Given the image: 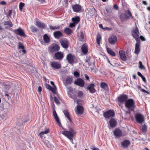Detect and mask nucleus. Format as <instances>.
Returning a JSON list of instances; mask_svg holds the SVG:
<instances>
[{
	"instance_id": "obj_1",
	"label": "nucleus",
	"mask_w": 150,
	"mask_h": 150,
	"mask_svg": "<svg viewBox=\"0 0 150 150\" xmlns=\"http://www.w3.org/2000/svg\"><path fill=\"white\" fill-rule=\"evenodd\" d=\"M76 133L75 131L71 128H70L69 131H65L62 132V133L69 139L73 144L74 143L73 142V139Z\"/></svg>"
},
{
	"instance_id": "obj_2",
	"label": "nucleus",
	"mask_w": 150,
	"mask_h": 150,
	"mask_svg": "<svg viewBox=\"0 0 150 150\" xmlns=\"http://www.w3.org/2000/svg\"><path fill=\"white\" fill-rule=\"evenodd\" d=\"M125 106L129 111H133L135 107V103L132 99L127 100L125 102Z\"/></svg>"
},
{
	"instance_id": "obj_3",
	"label": "nucleus",
	"mask_w": 150,
	"mask_h": 150,
	"mask_svg": "<svg viewBox=\"0 0 150 150\" xmlns=\"http://www.w3.org/2000/svg\"><path fill=\"white\" fill-rule=\"evenodd\" d=\"M132 34L136 41H140L139 39L140 33L139 30L137 26L135 28H133L132 31Z\"/></svg>"
},
{
	"instance_id": "obj_4",
	"label": "nucleus",
	"mask_w": 150,
	"mask_h": 150,
	"mask_svg": "<svg viewBox=\"0 0 150 150\" xmlns=\"http://www.w3.org/2000/svg\"><path fill=\"white\" fill-rule=\"evenodd\" d=\"M69 89V91L68 92V96L74 100V102H76V103L79 104L78 102H79V100H76L77 96L75 95L74 94V91L72 88L71 87H69L68 88Z\"/></svg>"
},
{
	"instance_id": "obj_5",
	"label": "nucleus",
	"mask_w": 150,
	"mask_h": 150,
	"mask_svg": "<svg viewBox=\"0 0 150 150\" xmlns=\"http://www.w3.org/2000/svg\"><path fill=\"white\" fill-rule=\"evenodd\" d=\"M59 46L56 44H54L48 48V52L50 53H52L59 50Z\"/></svg>"
},
{
	"instance_id": "obj_6",
	"label": "nucleus",
	"mask_w": 150,
	"mask_h": 150,
	"mask_svg": "<svg viewBox=\"0 0 150 150\" xmlns=\"http://www.w3.org/2000/svg\"><path fill=\"white\" fill-rule=\"evenodd\" d=\"M13 31L15 34L18 35L20 36L24 37H25L26 36L24 30L21 27L19 28H18L17 29L14 30Z\"/></svg>"
},
{
	"instance_id": "obj_7",
	"label": "nucleus",
	"mask_w": 150,
	"mask_h": 150,
	"mask_svg": "<svg viewBox=\"0 0 150 150\" xmlns=\"http://www.w3.org/2000/svg\"><path fill=\"white\" fill-rule=\"evenodd\" d=\"M62 47L65 48H67L69 46V42L68 40L66 38H63L59 40Z\"/></svg>"
},
{
	"instance_id": "obj_8",
	"label": "nucleus",
	"mask_w": 150,
	"mask_h": 150,
	"mask_svg": "<svg viewBox=\"0 0 150 150\" xmlns=\"http://www.w3.org/2000/svg\"><path fill=\"white\" fill-rule=\"evenodd\" d=\"M114 115V111L112 110H108L103 113L104 117L106 119H109L110 117H112Z\"/></svg>"
},
{
	"instance_id": "obj_9",
	"label": "nucleus",
	"mask_w": 150,
	"mask_h": 150,
	"mask_svg": "<svg viewBox=\"0 0 150 150\" xmlns=\"http://www.w3.org/2000/svg\"><path fill=\"white\" fill-rule=\"evenodd\" d=\"M137 122L140 124L142 123L144 120V118L143 115L140 114H137L135 116Z\"/></svg>"
},
{
	"instance_id": "obj_10",
	"label": "nucleus",
	"mask_w": 150,
	"mask_h": 150,
	"mask_svg": "<svg viewBox=\"0 0 150 150\" xmlns=\"http://www.w3.org/2000/svg\"><path fill=\"white\" fill-rule=\"evenodd\" d=\"M73 78L70 76H67L65 79L64 81V84L65 86H67L68 85L70 84L73 81Z\"/></svg>"
},
{
	"instance_id": "obj_11",
	"label": "nucleus",
	"mask_w": 150,
	"mask_h": 150,
	"mask_svg": "<svg viewBox=\"0 0 150 150\" xmlns=\"http://www.w3.org/2000/svg\"><path fill=\"white\" fill-rule=\"evenodd\" d=\"M128 98L127 95L121 94L117 98L118 101L120 103L125 102Z\"/></svg>"
},
{
	"instance_id": "obj_12",
	"label": "nucleus",
	"mask_w": 150,
	"mask_h": 150,
	"mask_svg": "<svg viewBox=\"0 0 150 150\" xmlns=\"http://www.w3.org/2000/svg\"><path fill=\"white\" fill-rule=\"evenodd\" d=\"M74 84L81 87H82L84 86V82L83 80L80 78H77L75 80Z\"/></svg>"
},
{
	"instance_id": "obj_13",
	"label": "nucleus",
	"mask_w": 150,
	"mask_h": 150,
	"mask_svg": "<svg viewBox=\"0 0 150 150\" xmlns=\"http://www.w3.org/2000/svg\"><path fill=\"white\" fill-rule=\"evenodd\" d=\"M64 55L61 52H57L54 54L55 59L59 60H61L63 58Z\"/></svg>"
},
{
	"instance_id": "obj_14",
	"label": "nucleus",
	"mask_w": 150,
	"mask_h": 150,
	"mask_svg": "<svg viewBox=\"0 0 150 150\" xmlns=\"http://www.w3.org/2000/svg\"><path fill=\"white\" fill-rule=\"evenodd\" d=\"M108 41L111 44L114 45L115 44L117 41V38L115 35L111 36L108 39Z\"/></svg>"
},
{
	"instance_id": "obj_15",
	"label": "nucleus",
	"mask_w": 150,
	"mask_h": 150,
	"mask_svg": "<svg viewBox=\"0 0 150 150\" xmlns=\"http://www.w3.org/2000/svg\"><path fill=\"white\" fill-rule=\"evenodd\" d=\"M85 61L86 63H87L88 66L89 67L91 66V64L94 62V59L91 58L90 56H87Z\"/></svg>"
},
{
	"instance_id": "obj_16",
	"label": "nucleus",
	"mask_w": 150,
	"mask_h": 150,
	"mask_svg": "<svg viewBox=\"0 0 150 150\" xmlns=\"http://www.w3.org/2000/svg\"><path fill=\"white\" fill-rule=\"evenodd\" d=\"M51 66L52 68L55 69H59L61 67V65L58 62H54L51 63Z\"/></svg>"
},
{
	"instance_id": "obj_17",
	"label": "nucleus",
	"mask_w": 150,
	"mask_h": 150,
	"mask_svg": "<svg viewBox=\"0 0 150 150\" xmlns=\"http://www.w3.org/2000/svg\"><path fill=\"white\" fill-rule=\"evenodd\" d=\"M73 11L76 12H78L81 9V6L79 4H75L73 5L72 7Z\"/></svg>"
},
{
	"instance_id": "obj_18",
	"label": "nucleus",
	"mask_w": 150,
	"mask_h": 150,
	"mask_svg": "<svg viewBox=\"0 0 150 150\" xmlns=\"http://www.w3.org/2000/svg\"><path fill=\"white\" fill-rule=\"evenodd\" d=\"M130 144V141L128 140H125L121 142V145L124 148H127Z\"/></svg>"
},
{
	"instance_id": "obj_19",
	"label": "nucleus",
	"mask_w": 150,
	"mask_h": 150,
	"mask_svg": "<svg viewBox=\"0 0 150 150\" xmlns=\"http://www.w3.org/2000/svg\"><path fill=\"white\" fill-rule=\"evenodd\" d=\"M53 115L54 117L57 122L58 123L59 125L60 126H61L62 125L61 123V122L60 121L59 118V117H58L57 114L56 113V112L55 110H53Z\"/></svg>"
},
{
	"instance_id": "obj_20",
	"label": "nucleus",
	"mask_w": 150,
	"mask_h": 150,
	"mask_svg": "<svg viewBox=\"0 0 150 150\" xmlns=\"http://www.w3.org/2000/svg\"><path fill=\"white\" fill-rule=\"evenodd\" d=\"M83 108L82 106L77 105L76 113L77 114L81 115L83 112Z\"/></svg>"
},
{
	"instance_id": "obj_21",
	"label": "nucleus",
	"mask_w": 150,
	"mask_h": 150,
	"mask_svg": "<svg viewBox=\"0 0 150 150\" xmlns=\"http://www.w3.org/2000/svg\"><path fill=\"white\" fill-rule=\"evenodd\" d=\"M114 134L116 137H120L122 136V131L119 129H115L114 132Z\"/></svg>"
},
{
	"instance_id": "obj_22",
	"label": "nucleus",
	"mask_w": 150,
	"mask_h": 150,
	"mask_svg": "<svg viewBox=\"0 0 150 150\" xmlns=\"http://www.w3.org/2000/svg\"><path fill=\"white\" fill-rule=\"evenodd\" d=\"M67 59L70 64H72L74 62V58L71 54H69L67 55Z\"/></svg>"
},
{
	"instance_id": "obj_23",
	"label": "nucleus",
	"mask_w": 150,
	"mask_h": 150,
	"mask_svg": "<svg viewBox=\"0 0 150 150\" xmlns=\"http://www.w3.org/2000/svg\"><path fill=\"white\" fill-rule=\"evenodd\" d=\"M137 43L135 44V53L138 54L139 52L140 51V41H136Z\"/></svg>"
},
{
	"instance_id": "obj_24",
	"label": "nucleus",
	"mask_w": 150,
	"mask_h": 150,
	"mask_svg": "<svg viewBox=\"0 0 150 150\" xmlns=\"http://www.w3.org/2000/svg\"><path fill=\"white\" fill-rule=\"evenodd\" d=\"M110 127L109 128L111 129L112 128L116 126L117 122L114 119H111L109 121Z\"/></svg>"
},
{
	"instance_id": "obj_25",
	"label": "nucleus",
	"mask_w": 150,
	"mask_h": 150,
	"mask_svg": "<svg viewBox=\"0 0 150 150\" xmlns=\"http://www.w3.org/2000/svg\"><path fill=\"white\" fill-rule=\"evenodd\" d=\"M54 36L55 38L58 39L62 35V33L59 31H55L54 33Z\"/></svg>"
},
{
	"instance_id": "obj_26",
	"label": "nucleus",
	"mask_w": 150,
	"mask_h": 150,
	"mask_svg": "<svg viewBox=\"0 0 150 150\" xmlns=\"http://www.w3.org/2000/svg\"><path fill=\"white\" fill-rule=\"evenodd\" d=\"M63 113L65 116L69 120L71 123H72V120L70 117L68 111L67 110H64L63 111Z\"/></svg>"
},
{
	"instance_id": "obj_27",
	"label": "nucleus",
	"mask_w": 150,
	"mask_h": 150,
	"mask_svg": "<svg viewBox=\"0 0 150 150\" xmlns=\"http://www.w3.org/2000/svg\"><path fill=\"white\" fill-rule=\"evenodd\" d=\"M81 49L82 52L84 54H86L88 52V49L87 46L85 44H83L81 47Z\"/></svg>"
},
{
	"instance_id": "obj_28",
	"label": "nucleus",
	"mask_w": 150,
	"mask_h": 150,
	"mask_svg": "<svg viewBox=\"0 0 150 150\" xmlns=\"http://www.w3.org/2000/svg\"><path fill=\"white\" fill-rule=\"evenodd\" d=\"M119 54L122 60L124 61H126V58L125 55V52L122 50H121L119 51Z\"/></svg>"
},
{
	"instance_id": "obj_29",
	"label": "nucleus",
	"mask_w": 150,
	"mask_h": 150,
	"mask_svg": "<svg viewBox=\"0 0 150 150\" xmlns=\"http://www.w3.org/2000/svg\"><path fill=\"white\" fill-rule=\"evenodd\" d=\"M94 85L93 84H90L87 88V89L89 91L90 93H94L95 92L96 90L94 88Z\"/></svg>"
},
{
	"instance_id": "obj_30",
	"label": "nucleus",
	"mask_w": 150,
	"mask_h": 150,
	"mask_svg": "<svg viewBox=\"0 0 150 150\" xmlns=\"http://www.w3.org/2000/svg\"><path fill=\"white\" fill-rule=\"evenodd\" d=\"M35 25H37L39 28H44L45 26V24L43 23L36 21Z\"/></svg>"
},
{
	"instance_id": "obj_31",
	"label": "nucleus",
	"mask_w": 150,
	"mask_h": 150,
	"mask_svg": "<svg viewBox=\"0 0 150 150\" xmlns=\"http://www.w3.org/2000/svg\"><path fill=\"white\" fill-rule=\"evenodd\" d=\"M73 22L76 25L80 21V18L79 16H75L72 18Z\"/></svg>"
},
{
	"instance_id": "obj_32",
	"label": "nucleus",
	"mask_w": 150,
	"mask_h": 150,
	"mask_svg": "<svg viewBox=\"0 0 150 150\" xmlns=\"http://www.w3.org/2000/svg\"><path fill=\"white\" fill-rule=\"evenodd\" d=\"M18 48L19 49H21L22 50V52L23 54H25L26 53V51L25 49L24 46L21 43L19 42L18 43Z\"/></svg>"
},
{
	"instance_id": "obj_33",
	"label": "nucleus",
	"mask_w": 150,
	"mask_h": 150,
	"mask_svg": "<svg viewBox=\"0 0 150 150\" xmlns=\"http://www.w3.org/2000/svg\"><path fill=\"white\" fill-rule=\"evenodd\" d=\"M129 16H128L126 14L122 13L120 16V19L122 21H124L128 19Z\"/></svg>"
},
{
	"instance_id": "obj_34",
	"label": "nucleus",
	"mask_w": 150,
	"mask_h": 150,
	"mask_svg": "<svg viewBox=\"0 0 150 150\" xmlns=\"http://www.w3.org/2000/svg\"><path fill=\"white\" fill-rule=\"evenodd\" d=\"M101 87L105 90L108 91V88L107 84L104 82L101 83L100 84Z\"/></svg>"
},
{
	"instance_id": "obj_35",
	"label": "nucleus",
	"mask_w": 150,
	"mask_h": 150,
	"mask_svg": "<svg viewBox=\"0 0 150 150\" xmlns=\"http://www.w3.org/2000/svg\"><path fill=\"white\" fill-rule=\"evenodd\" d=\"M4 25H8V26H7L6 28H8V27H11L13 26V24H12L11 21H6L4 22Z\"/></svg>"
},
{
	"instance_id": "obj_36",
	"label": "nucleus",
	"mask_w": 150,
	"mask_h": 150,
	"mask_svg": "<svg viewBox=\"0 0 150 150\" xmlns=\"http://www.w3.org/2000/svg\"><path fill=\"white\" fill-rule=\"evenodd\" d=\"M43 39L45 42L48 43L50 41V39L47 34H45L43 36Z\"/></svg>"
},
{
	"instance_id": "obj_37",
	"label": "nucleus",
	"mask_w": 150,
	"mask_h": 150,
	"mask_svg": "<svg viewBox=\"0 0 150 150\" xmlns=\"http://www.w3.org/2000/svg\"><path fill=\"white\" fill-rule=\"evenodd\" d=\"M107 51L108 53L112 56H115V53L110 48H107Z\"/></svg>"
},
{
	"instance_id": "obj_38",
	"label": "nucleus",
	"mask_w": 150,
	"mask_h": 150,
	"mask_svg": "<svg viewBox=\"0 0 150 150\" xmlns=\"http://www.w3.org/2000/svg\"><path fill=\"white\" fill-rule=\"evenodd\" d=\"M80 35L79 37V41L83 42L84 40V35L83 33L82 32H80Z\"/></svg>"
},
{
	"instance_id": "obj_39",
	"label": "nucleus",
	"mask_w": 150,
	"mask_h": 150,
	"mask_svg": "<svg viewBox=\"0 0 150 150\" xmlns=\"http://www.w3.org/2000/svg\"><path fill=\"white\" fill-rule=\"evenodd\" d=\"M64 32L67 35H70L72 33L71 30L69 28H66L64 29Z\"/></svg>"
},
{
	"instance_id": "obj_40",
	"label": "nucleus",
	"mask_w": 150,
	"mask_h": 150,
	"mask_svg": "<svg viewBox=\"0 0 150 150\" xmlns=\"http://www.w3.org/2000/svg\"><path fill=\"white\" fill-rule=\"evenodd\" d=\"M101 35L99 34H97L96 37V42L99 45H100V42L101 40Z\"/></svg>"
},
{
	"instance_id": "obj_41",
	"label": "nucleus",
	"mask_w": 150,
	"mask_h": 150,
	"mask_svg": "<svg viewBox=\"0 0 150 150\" xmlns=\"http://www.w3.org/2000/svg\"><path fill=\"white\" fill-rule=\"evenodd\" d=\"M49 27L50 29L51 30H57L60 28V26L59 25L53 26L51 25H50Z\"/></svg>"
},
{
	"instance_id": "obj_42",
	"label": "nucleus",
	"mask_w": 150,
	"mask_h": 150,
	"mask_svg": "<svg viewBox=\"0 0 150 150\" xmlns=\"http://www.w3.org/2000/svg\"><path fill=\"white\" fill-rule=\"evenodd\" d=\"M30 28L31 29V31L33 32H36L38 30V29L33 25H31L30 27Z\"/></svg>"
},
{
	"instance_id": "obj_43",
	"label": "nucleus",
	"mask_w": 150,
	"mask_h": 150,
	"mask_svg": "<svg viewBox=\"0 0 150 150\" xmlns=\"http://www.w3.org/2000/svg\"><path fill=\"white\" fill-rule=\"evenodd\" d=\"M83 95V93L81 91H79L77 93V96L79 98H81Z\"/></svg>"
},
{
	"instance_id": "obj_44",
	"label": "nucleus",
	"mask_w": 150,
	"mask_h": 150,
	"mask_svg": "<svg viewBox=\"0 0 150 150\" xmlns=\"http://www.w3.org/2000/svg\"><path fill=\"white\" fill-rule=\"evenodd\" d=\"M25 4L24 3L20 2L19 4V8L21 11H22L23 8Z\"/></svg>"
},
{
	"instance_id": "obj_45",
	"label": "nucleus",
	"mask_w": 150,
	"mask_h": 150,
	"mask_svg": "<svg viewBox=\"0 0 150 150\" xmlns=\"http://www.w3.org/2000/svg\"><path fill=\"white\" fill-rule=\"evenodd\" d=\"M146 130L147 127L145 125V124H144L142 127V131L143 132L145 133L146 132Z\"/></svg>"
},
{
	"instance_id": "obj_46",
	"label": "nucleus",
	"mask_w": 150,
	"mask_h": 150,
	"mask_svg": "<svg viewBox=\"0 0 150 150\" xmlns=\"http://www.w3.org/2000/svg\"><path fill=\"white\" fill-rule=\"evenodd\" d=\"M139 68L140 69H145V67L144 66L142 65V63L141 61L139 62Z\"/></svg>"
},
{
	"instance_id": "obj_47",
	"label": "nucleus",
	"mask_w": 150,
	"mask_h": 150,
	"mask_svg": "<svg viewBox=\"0 0 150 150\" xmlns=\"http://www.w3.org/2000/svg\"><path fill=\"white\" fill-rule=\"evenodd\" d=\"M57 89V87H56V88H52V87H51L50 89H49V90L51 91L52 93H56V91H55L56 89Z\"/></svg>"
},
{
	"instance_id": "obj_48",
	"label": "nucleus",
	"mask_w": 150,
	"mask_h": 150,
	"mask_svg": "<svg viewBox=\"0 0 150 150\" xmlns=\"http://www.w3.org/2000/svg\"><path fill=\"white\" fill-rule=\"evenodd\" d=\"M44 144L47 147H49L50 146L49 142L46 140H45L44 141Z\"/></svg>"
},
{
	"instance_id": "obj_49",
	"label": "nucleus",
	"mask_w": 150,
	"mask_h": 150,
	"mask_svg": "<svg viewBox=\"0 0 150 150\" xmlns=\"http://www.w3.org/2000/svg\"><path fill=\"white\" fill-rule=\"evenodd\" d=\"M54 99L55 103L58 105L60 104V103L58 99V98L56 97H54Z\"/></svg>"
},
{
	"instance_id": "obj_50",
	"label": "nucleus",
	"mask_w": 150,
	"mask_h": 150,
	"mask_svg": "<svg viewBox=\"0 0 150 150\" xmlns=\"http://www.w3.org/2000/svg\"><path fill=\"white\" fill-rule=\"evenodd\" d=\"M74 74L75 77L76 78H77L79 76V73L77 71H75L74 72Z\"/></svg>"
},
{
	"instance_id": "obj_51",
	"label": "nucleus",
	"mask_w": 150,
	"mask_h": 150,
	"mask_svg": "<svg viewBox=\"0 0 150 150\" xmlns=\"http://www.w3.org/2000/svg\"><path fill=\"white\" fill-rule=\"evenodd\" d=\"M90 148L92 150H100L99 148L93 146H91Z\"/></svg>"
},
{
	"instance_id": "obj_52",
	"label": "nucleus",
	"mask_w": 150,
	"mask_h": 150,
	"mask_svg": "<svg viewBox=\"0 0 150 150\" xmlns=\"http://www.w3.org/2000/svg\"><path fill=\"white\" fill-rule=\"evenodd\" d=\"M125 12L129 16H129V17H132L131 13L129 10H128L126 11Z\"/></svg>"
},
{
	"instance_id": "obj_53",
	"label": "nucleus",
	"mask_w": 150,
	"mask_h": 150,
	"mask_svg": "<svg viewBox=\"0 0 150 150\" xmlns=\"http://www.w3.org/2000/svg\"><path fill=\"white\" fill-rule=\"evenodd\" d=\"M12 13V10H9L8 12V14L7 15V17L8 18L9 17H10Z\"/></svg>"
},
{
	"instance_id": "obj_54",
	"label": "nucleus",
	"mask_w": 150,
	"mask_h": 150,
	"mask_svg": "<svg viewBox=\"0 0 150 150\" xmlns=\"http://www.w3.org/2000/svg\"><path fill=\"white\" fill-rule=\"evenodd\" d=\"M75 25L76 24L73 22V23H71L70 24L69 27L71 28L75 26Z\"/></svg>"
},
{
	"instance_id": "obj_55",
	"label": "nucleus",
	"mask_w": 150,
	"mask_h": 150,
	"mask_svg": "<svg viewBox=\"0 0 150 150\" xmlns=\"http://www.w3.org/2000/svg\"><path fill=\"white\" fill-rule=\"evenodd\" d=\"M42 132H43V133L44 134H46L48 133L49 132V129H47L46 130H45V131H42Z\"/></svg>"
},
{
	"instance_id": "obj_56",
	"label": "nucleus",
	"mask_w": 150,
	"mask_h": 150,
	"mask_svg": "<svg viewBox=\"0 0 150 150\" xmlns=\"http://www.w3.org/2000/svg\"><path fill=\"white\" fill-rule=\"evenodd\" d=\"M45 86L46 88H47V89H48L49 90L50 89V87H51L50 85L47 84H46L45 85Z\"/></svg>"
},
{
	"instance_id": "obj_57",
	"label": "nucleus",
	"mask_w": 150,
	"mask_h": 150,
	"mask_svg": "<svg viewBox=\"0 0 150 150\" xmlns=\"http://www.w3.org/2000/svg\"><path fill=\"white\" fill-rule=\"evenodd\" d=\"M113 7L116 10H117L118 9V7L116 4H115L113 6Z\"/></svg>"
},
{
	"instance_id": "obj_58",
	"label": "nucleus",
	"mask_w": 150,
	"mask_h": 150,
	"mask_svg": "<svg viewBox=\"0 0 150 150\" xmlns=\"http://www.w3.org/2000/svg\"><path fill=\"white\" fill-rule=\"evenodd\" d=\"M141 91H142L145 93H147V94H149V93L146 91V90H144V89H141Z\"/></svg>"
},
{
	"instance_id": "obj_59",
	"label": "nucleus",
	"mask_w": 150,
	"mask_h": 150,
	"mask_svg": "<svg viewBox=\"0 0 150 150\" xmlns=\"http://www.w3.org/2000/svg\"><path fill=\"white\" fill-rule=\"evenodd\" d=\"M140 39L142 41L145 40V39L144 38L142 35H141L139 36V39Z\"/></svg>"
},
{
	"instance_id": "obj_60",
	"label": "nucleus",
	"mask_w": 150,
	"mask_h": 150,
	"mask_svg": "<svg viewBox=\"0 0 150 150\" xmlns=\"http://www.w3.org/2000/svg\"><path fill=\"white\" fill-rule=\"evenodd\" d=\"M44 134L43 133V132H41L39 134V136L41 138H42V135Z\"/></svg>"
},
{
	"instance_id": "obj_61",
	"label": "nucleus",
	"mask_w": 150,
	"mask_h": 150,
	"mask_svg": "<svg viewBox=\"0 0 150 150\" xmlns=\"http://www.w3.org/2000/svg\"><path fill=\"white\" fill-rule=\"evenodd\" d=\"M50 83H51V84L53 85L54 86V87L55 88H56V86L55 85H54V82L52 81H50Z\"/></svg>"
},
{
	"instance_id": "obj_62",
	"label": "nucleus",
	"mask_w": 150,
	"mask_h": 150,
	"mask_svg": "<svg viewBox=\"0 0 150 150\" xmlns=\"http://www.w3.org/2000/svg\"><path fill=\"white\" fill-rule=\"evenodd\" d=\"M91 70L92 71H94V72L95 73L96 72V70H97V69L95 68V69H94V68H91Z\"/></svg>"
},
{
	"instance_id": "obj_63",
	"label": "nucleus",
	"mask_w": 150,
	"mask_h": 150,
	"mask_svg": "<svg viewBox=\"0 0 150 150\" xmlns=\"http://www.w3.org/2000/svg\"><path fill=\"white\" fill-rule=\"evenodd\" d=\"M143 81L144 82H146V79L143 76L141 77Z\"/></svg>"
},
{
	"instance_id": "obj_64",
	"label": "nucleus",
	"mask_w": 150,
	"mask_h": 150,
	"mask_svg": "<svg viewBox=\"0 0 150 150\" xmlns=\"http://www.w3.org/2000/svg\"><path fill=\"white\" fill-rule=\"evenodd\" d=\"M38 91L39 92H40L42 91V87L40 86H39L38 87Z\"/></svg>"
}]
</instances>
